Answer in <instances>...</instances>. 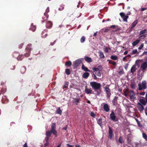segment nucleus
<instances>
[{
	"instance_id": "nucleus-1",
	"label": "nucleus",
	"mask_w": 147,
	"mask_h": 147,
	"mask_svg": "<svg viewBox=\"0 0 147 147\" xmlns=\"http://www.w3.org/2000/svg\"><path fill=\"white\" fill-rule=\"evenodd\" d=\"M56 124L55 123H52L51 126V129L50 131H47L46 132H49L50 133V136L51 135L52 133L56 137L57 136V131L55 129Z\"/></svg>"
},
{
	"instance_id": "nucleus-53",
	"label": "nucleus",
	"mask_w": 147,
	"mask_h": 147,
	"mask_svg": "<svg viewBox=\"0 0 147 147\" xmlns=\"http://www.w3.org/2000/svg\"><path fill=\"white\" fill-rule=\"evenodd\" d=\"M131 87L132 88L135 89L136 88V85L135 84H132L131 85Z\"/></svg>"
},
{
	"instance_id": "nucleus-56",
	"label": "nucleus",
	"mask_w": 147,
	"mask_h": 147,
	"mask_svg": "<svg viewBox=\"0 0 147 147\" xmlns=\"http://www.w3.org/2000/svg\"><path fill=\"white\" fill-rule=\"evenodd\" d=\"M104 50L105 52L107 53L108 52V49L106 47L104 49Z\"/></svg>"
},
{
	"instance_id": "nucleus-19",
	"label": "nucleus",
	"mask_w": 147,
	"mask_h": 147,
	"mask_svg": "<svg viewBox=\"0 0 147 147\" xmlns=\"http://www.w3.org/2000/svg\"><path fill=\"white\" fill-rule=\"evenodd\" d=\"M84 59L88 63H90L92 62V59L88 57L85 56L84 57Z\"/></svg>"
},
{
	"instance_id": "nucleus-21",
	"label": "nucleus",
	"mask_w": 147,
	"mask_h": 147,
	"mask_svg": "<svg viewBox=\"0 0 147 147\" xmlns=\"http://www.w3.org/2000/svg\"><path fill=\"white\" fill-rule=\"evenodd\" d=\"M1 101L3 103H5V101L7 102L8 100L7 98V97L6 96H3Z\"/></svg>"
},
{
	"instance_id": "nucleus-55",
	"label": "nucleus",
	"mask_w": 147,
	"mask_h": 147,
	"mask_svg": "<svg viewBox=\"0 0 147 147\" xmlns=\"http://www.w3.org/2000/svg\"><path fill=\"white\" fill-rule=\"evenodd\" d=\"M56 40H55L53 42H51L50 45L51 46H53L54 45L55 43L56 42Z\"/></svg>"
},
{
	"instance_id": "nucleus-39",
	"label": "nucleus",
	"mask_w": 147,
	"mask_h": 147,
	"mask_svg": "<svg viewBox=\"0 0 147 147\" xmlns=\"http://www.w3.org/2000/svg\"><path fill=\"white\" fill-rule=\"evenodd\" d=\"M65 73L69 75L70 74V70L69 69H66L65 70Z\"/></svg>"
},
{
	"instance_id": "nucleus-32",
	"label": "nucleus",
	"mask_w": 147,
	"mask_h": 147,
	"mask_svg": "<svg viewBox=\"0 0 147 147\" xmlns=\"http://www.w3.org/2000/svg\"><path fill=\"white\" fill-rule=\"evenodd\" d=\"M147 32V30L146 29L140 31L139 33V35H141L142 34H144Z\"/></svg>"
},
{
	"instance_id": "nucleus-22",
	"label": "nucleus",
	"mask_w": 147,
	"mask_h": 147,
	"mask_svg": "<svg viewBox=\"0 0 147 147\" xmlns=\"http://www.w3.org/2000/svg\"><path fill=\"white\" fill-rule=\"evenodd\" d=\"M140 39H137L134 42L132 43V45L133 46H135L137 45L140 42Z\"/></svg>"
},
{
	"instance_id": "nucleus-26",
	"label": "nucleus",
	"mask_w": 147,
	"mask_h": 147,
	"mask_svg": "<svg viewBox=\"0 0 147 147\" xmlns=\"http://www.w3.org/2000/svg\"><path fill=\"white\" fill-rule=\"evenodd\" d=\"M139 35L140 36L139 37L140 39H142L146 37L147 34H142Z\"/></svg>"
},
{
	"instance_id": "nucleus-42",
	"label": "nucleus",
	"mask_w": 147,
	"mask_h": 147,
	"mask_svg": "<svg viewBox=\"0 0 147 147\" xmlns=\"http://www.w3.org/2000/svg\"><path fill=\"white\" fill-rule=\"evenodd\" d=\"M95 74H96L97 76H98L99 77L100 76H101V74L99 70H98L96 72H95Z\"/></svg>"
},
{
	"instance_id": "nucleus-27",
	"label": "nucleus",
	"mask_w": 147,
	"mask_h": 147,
	"mask_svg": "<svg viewBox=\"0 0 147 147\" xmlns=\"http://www.w3.org/2000/svg\"><path fill=\"white\" fill-rule=\"evenodd\" d=\"M89 75V74L88 72H86L83 75V77L84 78H87Z\"/></svg>"
},
{
	"instance_id": "nucleus-2",
	"label": "nucleus",
	"mask_w": 147,
	"mask_h": 147,
	"mask_svg": "<svg viewBox=\"0 0 147 147\" xmlns=\"http://www.w3.org/2000/svg\"><path fill=\"white\" fill-rule=\"evenodd\" d=\"M90 84L92 88L95 90L99 89L101 87V84L100 83H97L96 82H90Z\"/></svg>"
},
{
	"instance_id": "nucleus-20",
	"label": "nucleus",
	"mask_w": 147,
	"mask_h": 147,
	"mask_svg": "<svg viewBox=\"0 0 147 147\" xmlns=\"http://www.w3.org/2000/svg\"><path fill=\"white\" fill-rule=\"evenodd\" d=\"M136 65H134L132 67L131 69V72L132 73H134L135 71L136 70Z\"/></svg>"
},
{
	"instance_id": "nucleus-7",
	"label": "nucleus",
	"mask_w": 147,
	"mask_h": 147,
	"mask_svg": "<svg viewBox=\"0 0 147 147\" xmlns=\"http://www.w3.org/2000/svg\"><path fill=\"white\" fill-rule=\"evenodd\" d=\"M48 31L47 30H45L42 31L41 33V37L43 38H45L48 35L47 32Z\"/></svg>"
},
{
	"instance_id": "nucleus-54",
	"label": "nucleus",
	"mask_w": 147,
	"mask_h": 147,
	"mask_svg": "<svg viewBox=\"0 0 147 147\" xmlns=\"http://www.w3.org/2000/svg\"><path fill=\"white\" fill-rule=\"evenodd\" d=\"M23 45H24V44L23 43H22L21 44H20L19 45V49L22 48V47L23 46Z\"/></svg>"
},
{
	"instance_id": "nucleus-12",
	"label": "nucleus",
	"mask_w": 147,
	"mask_h": 147,
	"mask_svg": "<svg viewBox=\"0 0 147 147\" xmlns=\"http://www.w3.org/2000/svg\"><path fill=\"white\" fill-rule=\"evenodd\" d=\"M32 45L31 44H28L27 46L26 50L28 52H30L32 50V49L31 48Z\"/></svg>"
},
{
	"instance_id": "nucleus-46",
	"label": "nucleus",
	"mask_w": 147,
	"mask_h": 147,
	"mask_svg": "<svg viewBox=\"0 0 147 147\" xmlns=\"http://www.w3.org/2000/svg\"><path fill=\"white\" fill-rule=\"evenodd\" d=\"M128 92L127 90H126L124 92V95L125 96H127L128 95Z\"/></svg>"
},
{
	"instance_id": "nucleus-16",
	"label": "nucleus",
	"mask_w": 147,
	"mask_h": 147,
	"mask_svg": "<svg viewBox=\"0 0 147 147\" xmlns=\"http://www.w3.org/2000/svg\"><path fill=\"white\" fill-rule=\"evenodd\" d=\"M109 136L110 139H111L113 136V131L110 127H109Z\"/></svg>"
},
{
	"instance_id": "nucleus-64",
	"label": "nucleus",
	"mask_w": 147,
	"mask_h": 147,
	"mask_svg": "<svg viewBox=\"0 0 147 147\" xmlns=\"http://www.w3.org/2000/svg\"><path fill=\"white\" fill-rule=\"evenodd\" d=\"M67 145L69 147H73V146L72 145H70L68 144H67Z\"/></svg>"
},
{
	"instance_id": "nucleus-23",
	"label": "nucleus",
	"mask_w": 147,
	"mask_h": 147,
	"mask_svg": "<svg viewBox=\"0 0 147 147\" xmlns=\"http://www.w3.org/2000/svg\"><path fill=\"white\" fill-rule=\"evenodd\" d=\"M138 22V20H136L134 21L132 24V25L131 27V28L132 29L134 28L136 24H137Z\"/></svg>"
},
{
	"instance_id": "nucleus-35",
	"label": "nucleus",
	"mask_w": 147,
	"mask_h": 147,
	"mask_svg": "<svg viewBox=\"0 0 147 147\" xmlns=\"http://www.w3.org/2000/svg\"><path fill=\"white\" fill-rule=\"evenodd\" d=\"M98 123L101 126H102V119H99L98 121Z\"/></svg>"
},
{
	"instance_id": "nucleus-11",
	"label": "nucleus",
	"mask_w": 147,
	"mask_h": 147,
	"mask_svg": "<svg viewBox=\"0 0 147 147\" xmlns=\"http://www.w3.org/2000/svg\"><path fill=\"white\" fill-rule=\"evenodd\" d=\"M46 137L45 138V140L46 142H49V141L50 136V133L49 132H46L45 134Z\"/></svg>"
},
{
	"instance_id": "nucleus-47",
	"label": "nucleus",
	"mask_w": 147,
	"mask_h": 147,
	"mask_svg": "<svg viewBox=\"0 0 147 147\" xmlns=\"http://www.w3.org/2000/svg\"><path fill=\"white\" fill-rule=\"evenodd\" d=\"M119 142L121 143H122L123 142V140L122 138L121 137H119Z\"/></svg>"
},
{
	"instance_id": "nucleus-61",
	"label": "nucleus",
	"mask_w": 147,
	"mask_h": 147,
	"mask_svg": "<svg viewBox=\"0 0 147 147\" xmlns=\"http://www.w3.org/2000/svg\"><path fill=\"white\" fill-rule=\"evenodd\" d=\"M23 147H28L26 142L24 144Z\"/></svg>"
},
{
	"instance_id": "nucleus-37",
	"label": "nucleus",
	"mask_w": 147,
	"mask_h": 147,
	"mask_svg": "<svg viewBox=\"0 0 147 147\" xmlns=\"http://www.w3.org/2000/svg\"><path fill=\"white\" fill-rule=\"evenodd\" d=\"M111 58L113 60H116L117 59V57L116 55H115V56L112 55L111 56Z\"/></svg>"
},
{
	"instance_id": "nucleus-24",
	"label": "nucleus",
	"mask_w": 147,
	"mask_h": 147,
	"mask_svg": "<svg viewBox=\"0 0 147 147\" xmlns=\"http://www.w3.org/2000/svg\"><path fill=\"white\" fill-rule=\"evenodd\" d=\"M80 98L74 99L73 100V102L76 105H78L80 101Z\"/></svg>"
},
{
	"instance_id": "nucleus-14",
	"label": "nucleus",
	"mask_w": 147,
	"mask_h": 147,
	"mask_svg": "<svg viewBox=\"0 0 147 147\" xmlns=\"http://www.w3.org/2000/svg\"><path fill=\"white\" fill-rule=\"evenodd\" d=\"M103 109L106 112H108L110 109L109 106L107 104L104 103Z\"/></svg>"
},
{
	"instance_id": "nucleus-49",
	"label": "nucleus",
	"mask_w": 147,
	"mask_h": 147,
	"mask_svg": "<svg viewBox=\"0 0 147 147\" xmlns=\"http://www.w3.org/2000/svg\"><path fill=\"white\" fill-rule=\"evenodd\" d=\"M144 45V44L143 43H142L138 47V49L139 50H140L142 49V48L143 47Z\"/></svg>"
},
{
	"instance_id": "nucleus-4",
	"label": "nucleus",
	"mask_w": 147,
	"mask_h": 147,
	"mask_svg": "<svg viewBox=\"0 0 147 147\" xmlns=\"http://www.w3.org/2000/svg\"><path fill=\"white\" fill-rule=\"evenodd\" d=\"M129 98L130 100L131 101H134L136 99L135 94L134 92L132 90H131L129 93Z\"/></svg>"
},
{
	"instance_id": "nucleus-6",
	"label": "nucleus",
	"mask_w": 147,
	"mask_h": 147,
	"mask_svg": "<svg viewBox=\"0 0 147 147\" xmlns=\"http://www.w3.org/2000/svg\"><path fill=\"white\" fill-rule=\"evenodd\" d=\"M120 15L123 19V21L126 22H127V19L128 18V16L127 15H125L124 13L121 12L120 13Z\"/></svg>"
},
{
	"instance_id": "nucleus-29",
	"label": "nucleus",
	"mask_w": 147,
	"mask_h": 147,
	"mask_svg": "<svg viewBox=\"0 0 147 147\" xmlns=\"http://www.w3.org/2000/svg\"><path fill=\"white\" fill-rule=\"evenodd\" d=\"M6 88L5 87H2L1 90L2 94H3L6 91Z\"/></svg>"
},
{
	"instance_id": "nucleus-30",
	"label": "nucleus",
	"mask_w": 147,
	"mask_h": 147,
	"mask_svg": "<svg viewBox=\"0 0 147 147\" xmlns=\"http://www.w3.org/2000/svg\"><path fill=\"white\" fill-rule=\"evenodd\" d=\"M82 68L85 71H90L87 68L85 67L84 65H82Z\"/></svg>"
},
{
	"instance_id": "nucleus-18",
	"label": "nucleus",
	"mask_w": 147,
	"mask_h": 147,
	"mask_svg": "<svg viewBox=\"0 0 147 147\" xmlns=\"http://www.w3.org/2000/svg\"><path fill=\"white\" fill-rule=\"evenodd\" d=\"M85 92L87 94H91L92 92V90L91 88H88L86 87Z\"/></svg>"
},
{
	"instance_id": "nucleus-62",
	"label": "nucleus",
	"mask_w": 147,
	"mask_h": 147,
	"mask_svg": "<svg viewBox=\"0 0 147 147\" xmlns=\"http://www.w3.org/2000/svg\"><path fill=\"white\" fill-rule=\"evenodd\" d=\"M115 25H112V26H111L110 27L111 28H115Z\"/></svg>"
},
{
	"instance_id": "nucleus-38",
	"label": "nucleus",
	"mask_w": 147,
	"mask_h": 147,
	"mask_svg": "<svg viewBox=\"0 0 147 147\" xmlns=\"http://www.w3.org/2000/svg\"><path fill=\"white\" fill-rule=\"evenodd\" d=\"M143 138L147 141V135L145 133H143L142 134Z\"/></svg>"
},
{
	"instance_id": "nucleus-33",
	"label": "nucleus",
	"mask_w": 147,
	"mask_h": 147,
	"mask_svg": "<svg viewBox=\"0 0 147 147\" xmlns=\"http://www.w3.org/2000/svg\"><path fill=\"white\" fill-rule=\"evenodd\" d=\"M71 65V63L70 61H66L65 63V65L66 66L69 67Z\"/></svg>"
},
{
	"instance_id": "nucleus-44",
	"label": "nucleus",
	"mask_w": 147,
	"mask_h": 147,
	"mask_svg": "<svg viewBox=\"0 0 147 147\" xmlns=\"http://www.w3.org/2000/svg\"><path fill=\"white\" fill-rule=\"evenodd\" d=\"M64 9V6L63 5H61L60 6V7L59 8V10L61 11L63 10Z\"/></svg>"
},
{
	"instance_id": "nucleus-25",
	"label": "nucleus",
	"mask_w": 147,
	"mask_h": 147,
	"mask_svg": "<svg viewBox=\"0 0 147 147\" xmlns=\"http://www.w3.org/2000/svg\"><path fill=\"white\" fill-rule=\"evenodd\" d=\"M24 58V56L23 55H19L17 57V59L18 61H21Z\"/></svg>"
},
{
	"instance_id": "nucleus-40",
	"label": "nucleus",
	"mask_w": 147,
	"mask_h": 147,
	"mask_svg": "<svg viewBox=\"0 0 147 147\" xmlns=\"http://www.w3.org/2000/svg\"><path fill=\"white\" fill-rule=\"evenodd\" d=\"M85 40V37L84 36H82L80 39V41L82 43H83L84 42Z\"/></svg>"
},
{
	"instance_id": "nucleus-41",
	"label": "nucleus",
	"mask_w": 147,
	"mask_h": 147,
	"mask_svg": "<svg viewBox=\"0 0 147 147\" xmlns=\"http://www.w3.org/2000/svg\"><path fill=\"white\" fill-rule=\"evenodd\" d=\"M138 52V51L137 49H134L132 50L131 54L132 55Z\"/></svg>"
},
{
	"instance_id": "nucleus-5",
	"label": "nucleus",
	"mask_w": 147,
	"mask_h": 147,
	"mask_svg": "<svg viewBox=\"0 0 147 147\" xmlns=\"http://www.w3.org/2000/svg\"><path fill=\"white\" fill-rule=\"evenodd\" d=\"M83 60V59L80 58L75 61L73 63L74 66L76 67L80 64Z\"/></svg>"
},
{
	"instance_id": "nucleus-36",
	"label": "nucleus",
	"mask_w": 147,
	"mask_h": 147,
	"mask_svg": "<svg viewBox=\"0 0 147 147\" xmlns=\"http://www.w3.org/2000/svg\"><path fill=\"white\" fill-rule=\"evenodd\" d=\"M140 102L143 105H145L146 104V102L145 101L142 99H140Z\"/></svg>"
},
{
	"instance_id": "nucleus-8",
	"label": "nucleus",
	"mask_w": 147,
	"mask_h": 147,
	"mask_svg": "<svg viewBox=\"0 0 147 147\" xmlns=\"http://www.w3.org/2000/svg\"><path fill=\"white\" fill-rule=\"evenodd\" d=\"M49 17V15L47 13L45 12L44 13V15L42 17V22H44L45 21L47 20Z\"/></svg>"
},
{
	"instance_id": "nucleus-52",
	"label": "nucleus",
	"mask_w": 147,
	"mask_h": 147,
	"mask_svg": "<svg viewBox=\"0 0 147 147\" xmlns=\"http://www.w3.org/2000/svg\"><path fill=\"white\" fill-rule=\"evenodd\" d=\"M90 115L93 117H95V114L93 112H92L91 113Z\"/></svg>"
},
{
	"instance_id": "nucleus-50",
	"label": "nucleus",
	"mask_w": 147,
	"mask_h": 147,
	"mask_svg": "<svg viewBox=\"0 0 147 147\" xmlns=\"http://www.w3.org/2000/svg\"><path fill=\"white\" fill-rule=\"evenodd\" d=\"M30 52H28L27 53H26L25 54L24 56L26 57H28L30 56Z\"/></svg>"
},
{
	"instance_id": "nucleus-28",
	"label": "nucleus",
	"mask_w": 147,
	"mask_h": 147,
	"mask_svg": "<svg viewBox=\"0 0 147 147\" xmlns=\"http://www.w3.org/2000/svg\"><path fill=\"white\" fill-rule=\"evenodd\" d=\"M30 29L31 30L34 32L36 29V26H35L33 25L32 24Z\"/></svg>"
},
{
	"instance_id": "nucleus-31",
	"label": "nucleus",
	"mask_w": 147,
	"mask_h": 147,
	"mask_svg": "<svg viewBox=\"0 0 147 147\" xmlns=\"http://www.w3.org/2000/svg\"><path fill=\"white\" fill-rule=\"evenodd\" d=\"M99 56L101 58H104L105 57V56L103 53L101 51H100L99 52Z\"/></svg>"
},
{
	"instance_id": "nucleus-10",
	"label": "nucleus",
	"mask_w": 147,
	"mask_h": 147,
	"mask_svg": "<svg viewBox=\"0 0 147 147\" xmlns=\"http://www.w3.org/2000/svg\"><path fill=\"white\" fill-rule=\"evenodd\" d=\"M52 25L53 24L51 22L48 21L46 23V26L47 28L49 29L52 27Z\"/></svg>"
},
{
	"instance_id": "nucleus-43",
	"label": "nucleus",
	"mask_w": 147,
	"mask_h": 147,
	"mask_svg": "<svg viewBox=\"0 0 147 147\" xmlns=\"http://www.w3.org/2000/svg\"><path fill=\"white\" fill-rule=\"evenodd\" d=\"M92 69L94 72H96L99 70L98 69V68L93 67L92 68Z\"/></svg>"
},
{
	"instance_id": "nucleus-13",
	"label": "nucleus",
	"mask_w": 147,
	"mask_h": 147,
	"mask_svg": "<svg viewBox=\"0 0 147 147\" xmlns=\"http://www.w3.org/2000/svg\"><path fill=\"white\" fill-rule=\"evenodd\" d=\"M110 117L111 119L113 121H116V120H115L116 117L114 113L113 112H112L110 115Z\"/></svg>"
},
{
	"instance_id": "nucleus-17",
	"label": "nucleus",
	"mask_w": 147,
	"mask_h": 147,
	"mask_svg": "<svg viewBox=\"0 0 147 147\" xmlns=\"http://www.w3.org/2000/svg\"><path fill=\"white\" fill-rule=\"evenodd\" d=\"M105 89L107 95L109 96H110L111 95V93L109 88L108 87L106 86L105 87Z\"/></svg>"
},
{
	"instance_id": "nucleus-9",
	"label": "nucleus",
	"mask_w": 147,
	"mask_h": 147,
	"mask_svg": "<svg viewBox=\"0 0 147 147\" xmlns=\"http://www.w3.org/2000/svg\"><path fill=\"white\" fill-rule=\"evenodd\" d=\"M147 67V63L146 62H144L141 65V68L143 71L145 70Z\"/></svg>"
},
{
	"instance_id": "nucleus-51",
	"label": "nucleus",
	"mask_w": 147,
	"mask_h": 147,
	"mask_svg": "<svg viewBox=\"0 0 147 147\" xmlns=\"http://www.w3.org/2000/svg\"><path fill=\"white\" fill-rule=\"evenodd\" d=\"M15 65L11 66H10V69L13 70H14L15 68Z\"/></svg>"
},
{
	"instance_id": "nucleus-60",
	"label": "nucleus",
	"mask_w": 147,
	"mask_h": 147,
	"mask_svg": "<svg viewBox=\"0 0 147 147\" xmlns=\"http://www.w3.org/2000/svg\"><path fill=\"white\" fill-rule=\"evenodd\" d=\"M145 94V92H142V93H140V95H142V96H143V95H144Z\"/></svg>"
},
{
	"instance_id": "nucleus-34",
	"label": "nucleus",
	"mask_w": 147,
	"mask_h": 147,
	"mask_svg": "<svg viewBox=\"0 0 147 147\" xmlns=\"http://www.w3.org/2000/svg\"><path fill=\"white\" fill-rule=\"evenodd\" d=\"M56 113L59 114L60 115L61 114L62 111L59 107L58 108L56 111Z\"/></svg>"
},
{
	"instance_id": "nucleus-48",
	"label": "nucleus",
	"mask_w": 147,
	"mask_h": 147,
	"mask_svg": "<svg viewBox=\"0 0 147 147\" xmlns=\"http://www.w3.org/2000/svg\"><path fill=\"white\" fill-rule=\"evenodd\" d=\"M19 53L18 52H14L13 54V56L14 57H16L18 55Z\"/></svg>"
},
{
	"instance_id": "nucleus-58",
	"label": "nucleus",
	"mask_w": 147,
	"mask_h": 147,
	"mask_svg": "<svg viewBox=\"0 0 147 147\" xmlns=\"http://www.w3.org/2000/svg\"><path fill=\"white\" fill-rule=\"evenodd\" d=\"M49 11V8L48 7L47 8V9L46 10V12H46V13H47H47Z\"/></svg>"
},
{
	"instance_id": "nucleus-57",
	"label": "nucleus",
	"mask_w": 147,
	"mask_h": 147,
	"mask_svg": "<svg viewBox=\"0 0 147 147\" xmlns=\"http://www.w3.org/2000/svg\"><path fill=\"white\" fill-rule=\"evenodd\" d=\"M49 144V142H46V143H45L44 144V146L45 147L47 146Z\"/></svg>"
},
{
	"instance_id": "nucleus-59",
	"label": "nucleus",
	"mask_w": 147,
	"mask_h": 147,
	"mask_svg": "<svg viewBox=\"0 0 147 147\" xmlns=\"http://www.w3.org/2000/svg\"><path fill=\"white\" fill-rule=\"evenodd\" d=\"M109 30L108 28H106L104 30L105 32H107Z\"/></svg>"
},
{
	"instance_id": "nucleus-63",
	"label": "nucleus",
	"mask_w": 147,
	"mask_h": 147,
	"mask_svg": "<svg viewBox=\"0 0 147 147\" xmlns=\"http://www.w3.org/2000/svg\"><path fill=\"white\" fill-rule=\"evenodd\" d=\"M146 9V8H142L141 9V11H144V10H145Z\"/></svg>"
},
{
	"instance_id": "nucleus-3",
	"label": "nucleus",
	"mask_w": 147,
	"mask_h": 147,
	"mask_svg": "<svg viewBox=\"0 0 147 147\" xmlns=\"http://www.w3.org/2000/svg\"><path fill=\"white\" fill-rule=\"evenodd\" d=\"M146 81H143L141 83H139L138 84V90H142L145 89L146 88Z\"/></svg>"
},
{
	"instance_id": "nucleus-45",
	"label": "nucleus",
	"mask_w": 147,
	"mask_h": 147,
	"mask_svg": "<svg viewBox=\"0 0 147 147\" xmlns=\"http://www.w3.org/2000/svg\"><path fill=\"white\" fill-rule=\"evenodd\" d=\"M108 61H109V63H110L111 64H112L113 65H115L116 63H115V62L111 61H110L109 60H108Z\"/></svg>"
},
{
	"instance_id": "nucleus-15",
	"label": "nucleus",
	"mask_w": 147,
	"mask_h": 147,
	"mask_svg": "<svg viewBox=\"0 0 147 147\" xmlns=\"http://www.w3.org/2000/svg\"><path fill=\"white\" fill-rule=\"evenodd\" d=\"M137 106L139 110L140 111H142L144 110V107L140 103H138L137 104Z\"/></svg>"
}]
</instances>
